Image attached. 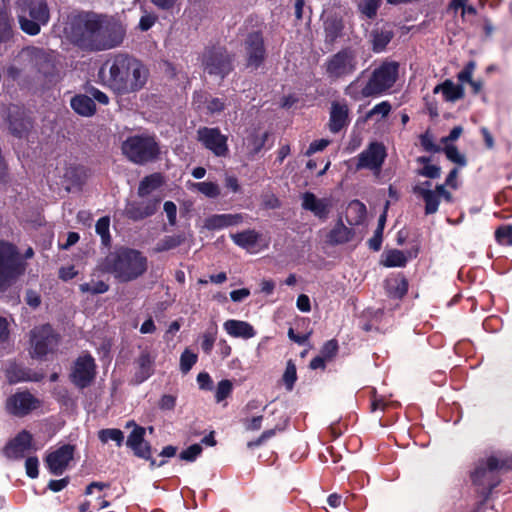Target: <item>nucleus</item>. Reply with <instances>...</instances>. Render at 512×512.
<instances>
[{
	"label": "nucleus",
	"mask_w": 512,
	"mask_h": 512,
	"mask_svg": "<svg viewBox=\"0 0 512 512\" xmlns=\"http://www.w3.org/2000/svg\"><path fill=\"white\" fill-rule=\"evenodd\" d=\"M349 211H355L357 214V218L354 221H348L350 225H358L360 224L364 218L366 217V206L360 202L359 200H353L348 207Z\"/></svg>",
	"instance_id": "4d7b16f0"
},
{
	"label": "nucleus",
	"mask_w": 512,
	"mask_h": 512,
	"mask_svg": "<svg viewBox=\"0 0 512 512\" xmlns=\"http://www.w3.org/2000/svg\"><path fill=\"white\" fill-rule=\"evenodd\" d=\"M27 52L30 63L43 77L51 78L57 74V58L53 51L31 47Z\"/></svg>",
	"instance_id": "f3484780"
},
{
	"label": "nucleus",
	"mask_w": 512,
	"mask_h": 512,
	"mask_svg": "<svg viewBox=\"0 0 512 512\" xmlns=\"http://www.w3.org/2000/svg\"><path fill=\"white\" fill-rule=\"evenodd\" d=\"M145 433L144 427L135 424L126 440L127 447L140 459L150 458L151 444L145 440Z\"/></svg>",
	"instance_id": "5701e85b"
},
{
	"label": "nucleus",
	"mask_w": 512,
	"mask_h": 512,
	"mask_svg": "<svg viewBox=\"0 0 512 512\" xmlns=\"http://www.w3.org/2000/svg\"><path fill=\"white\" fill-rule=\"evenodd\" d=\"M358 66L357 51L345 47L331 55L325 62V73L331 81L344 79L352 75Z\"/></svg>",
	"instance_id": "9b49d317"
},
{
	"label": "nucleus",
	"mask_w": 512,
	"mask_h": 512,
	"mask_svg": "<svg viewBox=\"0 0 512 512\" xmlns=\"http://www.w3.org/2000/svg\"><path fill=\"white\" fill-rule=\"evenodd\" d=\"M176 401V396L171 394H164L158 402V407L163 411H171L175 408Z\"/></svg>",
	"instance_id": "69168bd1"
},
{
	"label": "nucleus",
	"mask_w": 512,
	"mask_h": 512,
	"mask_svg": "<svg viewBox=\"0 0 512 512\" xmlns=\"http://www.w3.org/2000/svg\"><path fill=\"white\" fill-rule=\"evenodd\" d=\"M268 137V132H264L261 135H259L256 132H253L247 137V149L248 154L251 158H254L261 152V150L265 146L266 141L268 140Z\"/></svg>",
	"instance_id": "ea45409f"
},
{
	"label": "nucleus",
	"mask_w": 512,
	"mask_h": 512,
	"mask_svg": "<svg viewBox=\"0 0 512 512\" xmlns=\"http://www.w3.org/2000/svg\"><path fill=\"white\" fill-rule=\"evenodd\" d=\"M77 23L81 32L76 35V42L84 49L103 51L115 48L123 42L125 29L113 17L87 13L79 15Z\"/></svg>",
	"instance_id": "f03ea898"
},
{
	"label": "nucleus",
	"mask_w": 512,
	"mask_h": 512,
	"mask_svg": "<svg viewBox=\"0 0 512 512\" xmlns=\"http://www.w3.org/2000/svg\"><path fill=\"white\" fill-rule=\"evenodd\" d=\"M13 19L6 7L0 8V42H7L13 36Z\"/></svg>",
	"instance_id": "a19ab883"
},
{
	"label": "nucleus",
	"mask_w": 512,
	"mask_h": 512,
	"mask_svg": "<svg viewBox=\"0 0 512 512\" xmlns=\"http://www.w3.org/2000/svg\"><path fill=\"white\" fill-rule=\"evenodd\" d=\"M5 377L8 384L14 385L20 382H40L44 379V374L14 361L7 365Z\"/></svg>",
	"instance_id": "aec40b11"
},
{
	"label": "nucleus",
	"mask_w": 512,
	"mask_h": 512,
	"mask_svg": "<svg viewBox=\"0 0 512 512\" xmlns=\"http://www.w3.org/2000/svg\"><path fill=\"white\" fill-rule=\"evenodd\" d=\"M394 37V32L390 29H374L371 32L372 50L375 53H381L391 42Z\"/></svg>",
	"instance_id": "f704fd0d"
},
{
	"label": "nucleus",
	"mask_w": 512,
	"mask_h": 512,
	"mask_svg": "<svg viewBox=\"0 0 512 512\" xmlns=\"http://www.w3.org/2000/svg\"><path fill=\"white\" fill-rule=\"evenodd\" d=\"M185 241L184 234L169 235L161 239L155 246L156 252H165L179 247Z\"/></svg>",
	"instance_id": "79ce46f5"
},
{
	"label": "nucleus",
	"mask_w": 512,
	"mask_h": 512,
	"mask_svg": "<svg viewBox=\"0 0 512 512\" xmlns=\"http://www.w3.org/2000/svg\"><path fill=\"white\" fill-rule=\"evenodd\" d=\"M97 365L91 354L86 353L79 356L73 364L69 378L79 389L89 387L95 380Z\"/></svg>",
	"instance_id": "f8f14e48"
},
{
	"label": "nucleus",
	"mask_w": 512,
	"mask_h": 512,
	"mask_svg": "<svg viewBox=\"0 0 512 512\" xmlns=\"http://www.w3.org/2000/svg\"><path fill=\"white\" fill-rule=\"evenodd\" d=\"M419 139H420V144L425 151L431 152V153H439L442 151V148L439 145L434 143L433 136L429 130H427L425 133L421 134Z\"/></svg>",
	"instance_id": "6e6d98bb"
},
{
	"label": "nucleus",
	"mask_w": 512,
	"mask_h": 512,
	"mask_svg": "<svg viewBox=\"0 0 512 512\" xmlns=\"http://www.w3.org/2000/svg\"><path fill=\"white\" fill-rule=\"evenodd\" d=\"M386 156L387 153L384 144L381 142H372L366 150L359 154L357 168L379 170Z\"/></svg>",
	"instance_id": "6ab92c4d"
},
{
	"label": "nucleus",
	"mask_w": 512,
	"mask_h": 512,
	"mask_svg": "<svg viewBox=\"0 0 512 512\" xmlns=\"http://www.w3.org/2000/svg\"><path fill=\"white\" fill-rule=\"evenodd\" d=\"M36 450L33 443V435L26 429L18 432L15 437L8 440L1 452L8 460H21L26 453Z\"/></svg>",
	"instance_id": "dca6fc26"
},
{
	"label": "nucleus",
	"mask_w": 512,
	"mask_h": 512,
	"mask_svg": "<svg viewBox=\"0 0 512 512\" xmlns=\"http://www.w3.org/2000/svg\"><path fill=\"white\" fill-rule=\"evenodd\" d=\"M32 358L44 359L48 354L54 353L60 343V335L49 323L35 326L30 331Z\"/></svg>",
	"instance_id": "9d476101"
},
{
	"label": "nucleus",
	"mask_w": 512,
	"mask_h": 512,
	"mask_svg": "<svg viewBox=\"0 0 512 512\" xmlns=\"http://www.w3.org/2000/svg\"><path fill=\"white\" fill-rule=\"evenodd\" d=\"M192 187L209 198H217L220 195L219 185L214 182H196Z\"/></svg>",
	"instance_id": "c03bdc74"
},
{
	"label": "nucleus",
	"mask_w": 512,
	"mask_h": 512,
	"mask_svg": "<svg viewBox=\"0 0 512 512\" xmlns=\"http://www.w3.org/2000/svg\"><path fill=\"white\" fill-rule=\"evenodd\" d=\"M223 327L234 338L250 339L256 335L254 327L246 321L229 319L224 322Z\"/></svg>",
	"instance_id": "c85d7f7f"
},
{
	"label": "nucleus",
	"mask_w": 512,
	"mask_h": 512,
	"mask_svg": "<svg viewBox=\"0 0 512 512\" xmlns=\"http://www.w3.org/2000/svg\"><path fill=\"white\" fill-rule=\"evenodd\" d=\"M259 233L253 229H248L231 235L233 242L241 248H250L257 244Z\"/></svg>",
	"instance_id": "4c0bfd02"
},
{
	"label": "nucleus",
	"mask_w": 512,
	"mask_h": 512,
	"mask_svg": "<svg viewBox=\"0 0 512 512\" xmlns=\"http://www.w3.org/2000/svg\"><path fill=\"white\" fill-rule=\"evenodd\" d=\"M510 471L512 456L490 455L476 462L470 479L477 494L482 497V504L488 501L492 491L502 482V476Z\"/></svg>",
	"instance_id": "7ed1b4c3"
},
{
	"label": "nucleus",
	"mask_w": 512,
	"mask_h": 512,
	"mask_svg": "<svg viewBox=\"0 0 512 512\" xmlns=\"http://www.w3.org/2000/svg\"><path fill=\"white\" fill-rule=\"evenodd\" d=\"M439 92L442 93L444 100L447 102H455L465 96L464 87L461 84H455L450 79H446L434 87L433 93L437 94Z\"/></svg>",
	"instance_id": "7c9ffc66"
},
{
	"label": "nucleus",
	"mask_w": 512,
	"mask_h": 512,
	"mask_svg": "<svg viewBox=\"0 0 512 512\" xmlns=\"http://www.w3.org/2000/svg\"><path fill=\"white\" fill-rule=\"evenodd\" d=\"M110 219L107 216L101 217L96 222V233L101 237L102 244L108 246L111 242V236L109 232Z\"/></svg>",
	"instance_id": "de8ad7c7"
},
{
	"label": "nucleus",
	"mask_w": 512,
	"mask_h": 512,
	"mask_svg": "<svg viewBox=\"0 0 512 512\" xmlns=\"http://www.w3.org/2000/svg\"><path fill=\"white\" fill-rule=\"evenodd\" d=\"M198 355L186 348L180 356V370L182 373H188L196 364Z\"/></svg>",
	"instance_id": "603ef678"
},
{
	"label": "nucleus",
	"mask_w": 512,
	"mask_h": 512,
	"mask_svg": "<svg viewBox=\"0 0 512 512\" xmlns=\"http://www.w3.org/2000/svg\"><path fill=\"white\" fill-rule=\"evenodd\" d=\"M147 269V257L141 251L125 246L110 252L103 262V270L112 274L120 283L138 279Z\"/></svg>",
	"instance_id": "20e7f679"
},
{
	"label": "nucleus",
	"mask_w": 512,
	"mask_h": 512,
	"mask_svg": "<svg viewBox=\"0 0 512 512\" xmlns=\"http://www.w3.org/2000/svg\"><path fill=\"white\" fill-rule=\"evenodd\" d=\"M74 453L75 446L72 444H64L50 452L45 458L49 472L56 476L62 475L73 460Z\"/></svg>",
	"instance_id": "a211bd4d"
},
{
	"label": "nucleus",
	"mask_w": 512,
	"mask_h": 512,
	"mask_svg": "<svg viewBox=\"0 0 512 512\" xmlns=\"http://www.w3.org/2000/svg\"><path fill=\"white\" fill-rule=\"evenodd\" d=\"M81 293H89L92 295L104 294L109 290V285L102 280L92 281L91 283H82L79 285Z\"/></svg>",
	"instance_id": "a18cd8bd"
},
{
	"label": "nucleus",
	"mask_w": 512,
	"mask_h": 512,
	"mask_svg": "<svg viewBox=\"0 0 512 512\" xmlns=\"http://www.w3.org/2000/svg\"><path fill=\"white\" fill-rule=\"evenodd\" d=\"M202 446L200 444H192L188 448L181 451L179 457L181 460L193 462L202 453Z\"/></svg>",
	"instance_id": "bf43d9fd"
},
{
	"label": "nucleus",
	"mask_w": 512,
	"mask_h": 512,
	"mask_svg": "<svg viewBox=\"0 0 512 512\" xmlns=\"http://www.w3.org/2000/svg\"><path fill=\"white\" fill-rule=\"evenodd\" d=\"M303 209L312 212L321 220H326L330 211V204L326 199H318L313 193L305 192L302 201Z\"/></svg>",
	"instance_id": "cd10ccee"
},
{
	"label": "nucleus",
	"mask_w": 512,
	"mask_h": 512,
	"mask_svg": "<svg viewBox=\"0 0 512 512\" xmlns=\"http://www.w3.org/2000/svg\"><path fill=\"white\" fill-rule=\"evenodd\" d=\"M226 107L225 101L221 98H211L207 102V111L210 114L220 113L224 111Z\"/></svg>",
	"instance_id": "774afa93"
},
{
	"label": "nucleus",
	"mask_w": 512,
	"mask_h": 512,
	"mask_svg": "<svg viewBox=\"0 0 512 512\" xmlns=\"http://www.w3.org/2000/svg\"><path fill=\"white\" fill-rule=\"evenodd\" d=\"M7 121L10 133L18 138L27 134L31 127V121L25 110L17 105H11L8 108Z\"/></svg>",
	"instance_id": "412c9836"
},
{
	"label": "nucleus",
	"mask_w": 512,
	"mask_h": 512,
	"mask_svg": "<svg viewBox=\"0 0 512 512\" xmlns=\"http://www.w3.org/2000/svg\"><path fill=\"white\" fill-rule=\"evenodd\" d=\"M476 63L471 60L467 62L464 68L458 73L457 78L461 83H469L473 78V72L475 70Z\"/></svg>",
	"instance_id": "052dcab7"
},
{
	"label": "nucleus",
	"mask_w": 512,
	"mask_h": 512,
	"mask_svg": "<svg viewBox=\"0 0 512 512\" xmlns=\"http://www.w3.org/2000/svg\"><path fill=\"white\" fill-rule=\"evenodd\" d=\"M381 0H361L359 3V10L368 19H374L380 7Z\"/></svg>",
	"instance_id": "3c124183"
},
{
	"label": "nucleus",
	"mask_w": 512,
	"mask_h": 512,
	"mask_svg": "<svg viewBox=\"0 0 512 512\" xmlns=\"http://www.w3.org/2000/svg\"><path fill=\"white\" fill-rule=\"evenodd\" d=\"M242 221V214H214L205 219V227L208 230H220L238 225Z\"/></svg>",
	"instance_id": "c756f323"
},
{
	"label": "nucleus",
	"mask_w": 512,
	"mask_h": 512,
	"mask_svg": "<svg viewBox=\"0 0 512 512\" xmlns=\"http://www.w3.org/2000/svg\"><path fill=\"white\" fill-rule=\"evenodd\" d=\"M399 76V64L395 61H384L375 68L367 83L361 89L364 98L378 97L389 91Z\"/></svg>",
	"instance_id": "1a4fd4ad"
},
{
	"label": "nucleus",
	"mask_w": 512,
	"mask_h": 512,
	"mask_svg": "<svg viewBox=\"0 0 512 512\" xmlns=\"http://www.w3.org/2000/svg\"><path fill=\"white\" fill-rule=\"evenodd\" d=\"M244 49L246 54V66L257 70L266 59V47L263 33L261 31H252L248 33L244 40Z\"/></svg>",
	"instance_id": "2eb2a0df"
},
{
	"label": "nucleus",
	"mask_w": 512,
	"mask_h": 512,
	"mask_svg": "<svg viewBox=\"0 0 512 512\" xmlns=\"http://www.w3.org/2000/svg\"><path fill=\"white\" fill-rule=\"evenodd\" d=\"M409 283L403 273L391 274L384 281L386 294L391 299L401 300L408 292Z\"/></svg>",
	"instance_id": "a878e982"
},
{
	"label": "nucleus",
	"mask_w": 512,
	"mask_h": 512,
	"mask_svg": "<svg viewBox=\"0 0 512 512\" xmlns=\"http://www.w3.org/2000/svg\"><path fill=\"white\" fill-rule=\"evenodd\" d=\"M338 349L339 346L337 340L331 339L323 345L321 354L326 359H332L334 356H336Z\"/></svg>",
	"instance_id": "0e129e2a"
},
{
	"label": "nucleus",
	"mask_w": 512,
	"mask_h": 512,
	"mask_svg": "<svg viewBox=\"0 0 512 512\" xmlns=\"http://www.w3.org/2000/svg\"><path fill=\"white\" fill-rule=\"evenodd\" d=\"M297 380V369L294 361L289 359L283 374V382L288 391H292Z\"/></svg>",
	"instance_id": "49530a36"
},
{
	"label": "nucleus",
	"mask_w": 512,
	"mask_h": 512,
	"mask_svg": "<svg viewBox=\"0 0 512 512\" xmlns=\"http://www.w3.org/2000/svg\"><path fill=\"white\" fill-rule=\"evenodd\" d=\"M70 106L74 112L83 117H91L96 113V104L86 94H76L70 100Z\"/></svg>",
	"instance_id": "2f4dec72"
},
{
	"label": "nucleus",
	"mask_w": 512,
	"mask_h": 512,
	"mask_svg": "<svg viewBox=\"0 0 512 512\" xmlns=\"http://www.w3.org/2000/svg\"><path fill=\"white\" fill-rule=\"evenodd\" d=\"M154 362L155 360L149 351H142L138 358L135 360L136 371L134 373L132 382L138 385L150 378L154 374Z\"/></svg>",
	"instance_id": "b1692460"
},
{
	"label": "nucleus",
	"mask_w": 512,
	"mask_h": 512,
	"mask_svg": "<svg viewBox=\"0 0 512 512\" xmlns=\"http://www.w3.org/2000/svg\"><path fill=\"white\" fill-rule=\"evenodd\" d=\"M122 154L133 164L146 165L160 158L161 147L154 134L128 136L121 144Z\"/></svg>",
	"instance_id": "423d86ee"
},
{
	"label": "nucleus",
	"mask_w": 512,
	"mask_h": 512,
	"mask_svg": "<svg viewBox=\"0 0 512 512\" xmlns=\"http://www.w3.org/2000/svg\"><path fill=\"white\" fill-rule=\"evenodd\" d=\"M149 77L148 66L137 57L124 52L110 55L98 71L101 84L118 96L141 91Z\"/></svg>",
	"instance_id": "f257e3e1"
},
{
	"label": "nucleus",
	"mask_w": 512,
	"mask_h": 512,
	"mask_svg": "<svg viewBox=\"0 0 512 512\" xmlns=\"http://www.w3.org/2000/svg\"><path fill=\"white\" fill-rule=\"evenodd\" d=\"M198 141L216 157L229 154L228 137L218 127H200L197 130Z\"/></svg>",
	"instance_id": "ddd939ff"
},
{
	"label": "nucleus",
	"mask_w": 512,
	"mask_h": 512,
	"mask_svg": "<svg viewBox=\"0 0 512 512\" xmlns=\"http://www.w3.org/2000/svg\"><path fill=\"white\" fill-rule=\"evenodd\" d=\"M200 60L205 73L223 80L234 70L235 54L225 46L210 45L204 48Z\"/></svg>",
	"instance_id": "6e6552de"
},
{
	"label": "nucleus",
	"mask_w": 512,
	"mask_h": 512,
	"mask_svg": "<svg viewBox=\"0 0 512 512\" xmlns=\"http://www.w3.org/2000/svg\"><path fill=\"white\" fill-rule=\"evenodd\" d=\"M349 107L346 101H332L328 129L331 133L337 134L350 124Z\"/></svg>",
	"instance_id": "4be33fe9"
},
{
	"label": "nucleus",
	"mask_w": 512,
	"mask_h": 512,
	"mask_svg": "<svg viewBox=\"0 0 512 512\" xmlns=\"http://www.w3.org/2000/svg\"><path fill=\"white\" fill-rule=\"evenodd\" d=\"M163 184L164 176L161 173L155 172L150 175H147L139 183L138 195L140 197H145L152 191L160 188Z\"/></svg>",
	"instance_id": "c9c22d12"
},
{
	"label": "nucleus",
	"mask_w": 512,
	"mask_h": 512,
	"mask_svg": "<svg viewBox=\"0 0 512 512\" xmlns=\"http://www.w3.org/2000/svg\"><path fill=\"white\" fill-rule=\"evenodd\" d=\"M124 433L118 428H105L98 431V439L103 443L114 441L118 447L124 442Z\"/></svg>",
	"instance_id": "37998d69"
},
{
	"label": "nucleus",
	"mask_w": 512,
	"mask_h": 512,
	"mask_svg": "<svg viewBox=\"0 0 512 512\" xmlns=\"http://www.w3.org/2000/svg\"><path fill=\"white\" fill-rule=\"evenodd\" d=\"M233 391L232 382L228 379L221 380L216 388L215 392V400L217 403L222 402L226 398H228Z\"/></svg>",
	"instance_id": "5fc2aeb1"
},
{
	"label": "nucleus",
	"mask_w": 512,
	"mask_h": 512,
	"mask_svg": "<svg viewBox=\"0 0 512 512\" xmlns=\"http://www.w3.org/2000/svg\"><path fill=\"white\" fill-rule=\"evenodd\" d=\"M15 11L20 29L30 36L38 35L41 27L50 21V9L46 0H17Z\"/></svg>",
	"instance_id": "0eeeda50"
},
{
	"label": "nucleus",
	"mask_w": 512,
	"mask_h": 512,
	"mask_svg": "<svg viewBox=\"0 0 512 512\" xmlns=\"http://www.w3.org/2000/svg\"><path fill=\"white\" fill-rule=\"evenodd\" d=\"M42 406V401L30 391H18L6 399V411L16 417H24Z\"/></svg>",
	"instance_id": "4468645a"
},
{
	"label": "nucleus",
	"mask_w": 512,
	"mask_h": 512,
	"mask_svg": "<svg viewBox=\"0 0 512 512\" xmlns=\"http://www.w3.org/2000/svg\"><path fill=\"white\" fill-rule=\"evenodd\" d=\"M108 483L103 482H91L85 489L86 495H92L95 491H97L98 495L95 497L94 500H91L93 502V508L96 511H100L102 509L107 508L110 503L105 499V494H103L104 489L109 488Z\"/></svg>",
	"instance_id": "72a5a7b5"
},
{
	"label": "nucleus",
	"mask_w": 512,
	"mask_h": 512,
	"mask_svg": "<svg viewBox=\"0 0 512 512\" xmlns=\"http://www.w3.org/2000/svg\"><path fill=\"white\" fill-rule=\"evenodd\" d=\"M34 256L32 247H28L22 256L17 246L0 240V294L5 293L26 272L25 260Z\"/></svg>",
	"instance_id": "39448f33"
},
{
	"label": "nucleus",
	"mask_w": 512,
	"mask_h": 512,
	"mask_svg": "<svg viewBox=\"0 0 512 512\" xmlns=\"http://www.w3.org/2000/svg\"><path fill=\"white\" fill-rule=\"evenodd\" d=\"M160 199H150L146 202H133L126 207V215L134 221L143 220L154 215L158 209Z\"/></svg>",
	"instance_id": "393cba45"
},
{
	"label": "nucleus",
	"mask_w": 512,
	"mask_h": 512,
	"mask_svg": "<svg viewBox=\"0 0 512 512\" xmlns=\"http://www.w3.org/2000/svg\"><path fill=\"white\" fill-rule=\"evenodd\" d=\"M391 108H392V106H391L390 102L382 101V102L376 104L371 110H369L366 113L365 119L369 120L374 115H381L382 117H386L390 113Z\"/></svg>",
	"instance_id": "13d9d810"
},
{
	"label": "nucleus",
	"mask_w": 512,
	"mask_h": 512,
	"mask_svg": "<svg viewBox=\"0 0 512 512\" xmlns=\"http://www.w3.org/2000/svg\"><path fill=\"white\" fill-rule=\"evenodd\" d=\"M418 175L429 178V179H437L441 175V168L437 165H425L421 169L418 170Z\"/></svg>",
	"instance_id": "e2e57ef3"
},
{
	"label": "nucleus",
	"mask_w": 512,
	"mask_h": 512,
	"mask_svg": "<svg viewBox=\"0 0 512 512\" xmlns=\"http://www.w3.org/2000/svg\"><path fill=\"white\" fill-rule=\"evenodd\" d=\"M407 262L408 258L405 253L398 249L388 250L381 260V264L388 268L405 267Z\"/></svg>",
	"instance_id": "58836bf2"
},
{
	"label": "nucleus",
	"mask_w": 512,
	"mask_h": 512,
	"mask_svg": "<svg viewBox=\"0 0 512 512\" xmlns=\"http://www.w3.org/2000/svg\"><path fill=\"white\" fill-rule=\"evenodd\" d=\"M421 185H416L413 187V193L419 197H421L424 201V213L425 215L435 214L440 206V199H438L437 194L428 189L431 186L430 181H425Z\"/></svg>",
	"instance_id": "bb28decb"
},
{
	"label": "nucleus",
	"mask_w": 512,
	"mask_h": 512,
	"mask_svg": "<svg viewBox=\"0 0 512 512\" xmlns=\"http://www.w3.org/2000/svg\"><path fill=\"white\" fill-rule=\"evenodd\" d=\"M442 151L445 153L448 160L451 162L458 164L461 167L467 165V159L465 155L461 154L458 148L455 145L446 144Z\"/></svg>",
	"instance_id": "09e8293b"
},
{
	"label": "nucleus",
	"mask_w": 512,
	"mask_h": 512,
	"mask_svg": "<svg viewBox=\"0 0 512 512\" xmlns=\"http://www.w3.org/2000/svg\"><path fill=\"white\" fill-rule=\"evenodd\" d=\"M217 337V328L212 327L204 332L201 340V349L206 355H210Z\"/></svg>",
	"instance_id": "8fccbe9b"
},
{
	"label": "nucleus",
	"mask_w": 512,
	"mask_h": 512,
	"mask_svg": "<svg viewBox=\"0 0 512 512\" xmlns=\"http://www.w3.org/2000/svg\"><path fill=\"white\" fill-rule=\"evenodd\" d=\"M495 239L500 245L512 246V225H502L495 230Z\"/></svg>",
	"instance_id": "864d4df0"
},
{
	"label": "nucleus",
	"mask_w": 512,
	"mask_h": 512,
	"mask_svg": "<svg viewBox=\"0 0 512 512\" xmlns=\"http://www.w3.org/2000/svg\"><path fill=\"white\" fill-rule=\"evenodd\" d=\"M39 461L36 456H30L25 461L26 474L29 478L35 479L39 475Z\"/></svg>",
	"instance_id": "680f3d73"
},
{
	"label": "nucleus",
	"mask_w": 512,
	"mask_h": 512,
	"mask_svg": "<svg viewBox=\"0 0 512 512\" xmlns=\"http://www.w3.org/2000/svg\"><path fill=\"white\" fill-rule=\"evenodd\" d=\"M164 211L167 215L168 222L171 226H175L177 222V206L172 201H166L164 203Z\"/></svg>",
	"instance_id": "338daca9"
},
{
	"label": "nucleus",
	"mask_w": 512,
	"mask_h": 512,
	"mask_svg": "<svg viewBox=\"0 0 512 512\" xmlns=\"http://www.w3.org/2000/svg\"><path fill=\"white\" fill-rule=\"evenodd\" d=\"M354 230L344 225L340 218L327 234V242L331 245L345 244L352 240Z\"/></svg>",
	"instance_id": "473e14b6"
},
{
	"label": "nucleus",
	"mask_w": 512,
	"mask_h": 512,
	"mask_svg": "<svg viewBox=\"0 0 512 512\" xmlns=\"http://www.w3.org/2000/svg\"><path fill=\"white\" fill-rule=\"evenodd\" d=\"M344 24L342 19L337 17H328L324 21L325 42L333 44L342 35Z\"/></svg>",
	"instance_id": "e433bc0d"
}]
</instances>
